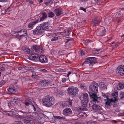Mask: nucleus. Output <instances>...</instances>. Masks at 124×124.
<instances>
[{
	"mask_svg": "<svg viewBox=\"0 0 124 124\" xmlns=\"http://www.w3.org/2000/svg\"><path fill=\"white\" fill-rule=\"evenodd\" d=\"M92 108L95 111H101L102 109L101 106L95 104L92 105Z\"/></svg>",
	"mask_w": 124,
	"mask_h": 124,
	"instance_id": "nucleus-19",
	"label": "nucleus"
},
{
	"mask_svg": "<svg viewBox=\"0 0 124 124\" xmlns=\"http://www.w3.org/2000/svg\"><path fill=\"white\" fill-rule=\"evenodd\" d=\"M18 32L19 33H20L21 35H18L17 36H19L20 37H25L27 35V30L25 29H23L21 30L18 31Z\"/></svg>",
	"mask_w": 124,
	"mask_h": 124,
	"instance_id": "nucleus-13",
	"label": "nucleus"
},
{
	"mask_svg": "<svg viewBox=\"0 0 124 124\" xmlns=\"http://www.w3.org/2000/svg\"><path fill=\"white\" fill-rule=\"evenodd\" d=\"M48 22H44L37 26L32 31L34 35H40L42 34L46 29L49 28Z\"/></svg>",
	"mask_w": 124,
	"mask_h": 124,
	"instance_id": "nucleus-2",
	"label": "nucleus"
},
{
	"mask_svg": "<svg viewBox=\"0 0 124 124\" xmlns=\"http://www.w3.org/2000/svg\"><path fill=\"white\" fill-rule=\"evenodd\" d=\"M100 51V49H97L95 50V52H97L96 53L98 54V53H99V51Z\"/></svg>",
	"mask_w": 124,
	"mask_h": 124,
	"instance_id": "nucleus-62",
	"label": "nucleus"
},
{
	"mask_svg": "<svg viewBox=\"0 0 124 124\" xmlns=\"http://www.w3.org/2000/svg\"><path fill=\"white\" fill-rule=\"evenodd\" d=\"M19 115H18V117L19 119H24L25 118H27L26 117L27 116L26 113L22 111V110H20L19 111Z\"/></svg>",
	"mask_w": 124,
	"mask_h": 124,
	"instance_id": "nucleus-15",
	"label": "nucleus"
},
{
	"mask_svg": "<svg viewBox=\"0 0 124 124\" xmlns=\"http://www.w3.org/2000/svg\"><path fill=\"white\" fill-rule=\"evenodd\" d=\"M80 99L81 100L83 107H86L88 101V100L85 99H83L81 98H80Z\"/></svg>",
	"mask_w": 124,
	"mask_h": 124,
	"instance_id": "nucleus-21",
	"label": "nucleus"
},
{
	"mask_svg": "<svg viewBox=\"0 0 124 124\" xmlns=\"http://www.w3.org/2000/svg\"><path fill=\"white\" fill-rule=\"evenodd\" d=\"M31 49L33 51H35L37 53H41L43 51V48L41 47L38 46L37 45H33Z\"/></svg>",
	"mask_w": 124,
	"mask_h": 124,
	"instance_id": "nucleus-7",
	"label": "nucleus"
},
{
	"mask_svg": "<svg viewBox=\"0 0 124 124\" xmlns=\"http://www.w3.org/2000/svg\"><path fill=\"white\" fill-rule=\"evenodd\" d=\"M24 69L28 70V69H29V66H24Z\"/></svg>",
	"mask_w": 124,
	"mask_h": 124,
	"instance_id": "nucleus-54",
	"label": "nucleus"
},
{
	"mask_svg": "<svg viewBox=\"0 0 124 124\" xmlns=\"http://www.w3.org/2000/svg\"><path fill=\"white\" fill-rule=\"evenodd\" d=\"M6 82H3V80L1 81L0 82V87L2 86L3 85H4V84Z\"/></svg>",
	"mask_w": 124,
	"mask_h": 124,
	"instance_id": "nucleus-45",
	"label": "nucleus"
},
{
	"mask_svg": "<svg viewBox=\"0 0 124 124\" xmlns=\"http://www.w3.org/2000/svg\"><path fill=\"white\" fill-rule=\"evenodd\" d=\"M39 71L40 72H46L47 71V70L45 69H40L39 70Z\"/></svg>",
	"mask_w": 124,
	"mask_h": 124,
	"instance_id": "nucleus-51",
	"label": "nucleus"
},
{
	"mask_svg": "<svg viewBox=\"0 0 124 124\" xmlns=\"http://www.w3.org/2000/svg\"><path fill=\"white\" fill-rule=\"evenodd\" d=\"M65 118V117L64 116L61 117L59 116V119L60 120H64Z\"/></svg>",
	"mask_w": 124,
	"mask_h": 124,
	"instance_id": "nucleus-50",
	"label": "nucleus"
},
{
	"mask_svg": "<svg viewBox=\"0 0 124 124\" xmlns=\"http://www.w3.org/2000/svg\"><path fill=\"white\" fill-rule=\"evenodd\" d=\"M38 85L40 87H44L47 86L48 83L45 80H42L39 82Z\"/></svg>",
	"mask_w": 124,
	"mask_h": 124,
	"instance_id": "nucleus-18",
	"label": "nucleus"
},
{
	"mask_svg": "<svg viewBox=\"0 0 124 124\" xmlns=\"http://www.w3.org/2000/svg\"><path fill=\"white\" fill-rule=\"evenodd\" d=\"M54 12L57 16H60L62 14V10L61 8L55 9Z\"/></svg>",
	"mask_w": 124,
	"mask_h": 124,
	"instance_id": "nucleus-17",
	"label": "nucleus"
},
{
	"mask_svg": "<svg viewBox=\"0 0 124 124\" xmlns=\"http://www.w3.org/2000/svg\"><path fill=\"white\" fill-rule=\"evenodd\" d=\"M117 101V100L116 98L114 99L112 98H111L108 99V101H106L105 103V107L107 108L110 109L111 105L113 106V107H116L117 106L116 103Z\"/></svg>",
	"mask_w": 124,
	"mask_h": 124,
	"instance_id": "nucleus-5",
	"label": "nucleus"
},
{
	"mask_svg": "<svg viewBox=\"0 0 124 124\" xmlns=\"http://www.w3.org/2000/svg\"><path fill=\"white\" fill-rule=\"evenodd\" d=\"M72 92L71 95L72 97H74L76 96L78 92V89L77 87H73V90Z\"/></svg>",
	"mask_w": 124,
	"mask_h": 124,
	"instance_id": "nucleus-20",
	"label": "nucleus"
},
{
	"mask_svg": "<svg viewBox=\"0 0 124 124\" xmlns=\"http://www.w3.org/2000/svg\"><path fill=\"white\" fill-rule=\"evenodd\" d=\"M70 40V39H66L65 40L64 42L65 44H66Z\"/></svg>",
	"mask_w": 124,
	"mask_h": 124,
	"instance_id": "nucleus-60",
	"label": "nucleus"
},
{
	"mask_svg": "<svg viewBox=\"0 0 124 124\" xmlns=\"http://www.w3.org/2000/svg\"><path fill=\"white\" fill-rule=\"evenodd\" d=\"M47 15L49 17L52 18L54 16V13L52 12H49L47 13Z\"/></svg>",
	"mask_w": 124,
	"mask_h": 124,
	"instance_id": "nucleus-27",
	"label": "nucleus"
},
{
	"mask_svg": "<svg viewBox=\"0 0 124 124\" xmlns=\"http://www.w3.org/2000/svg\"><path fill=\"white\" fill-rule=\"evenodd\" d=\"M92 22L93 24V27L98 25L100 23L101 21H99L96 18H95L93 19Z\"/></svg>",
	"mask_w": 124,
	"mask_h": 124,
	"instance_id": "nucleus-22",
	"label": "nucleus"
},
{
	"mask_svg": "<svg viewBox=\"0 0 124 124\" xmlns=\"http://www.w3.org/2000/svg\"><path fill=\"white\" fill-rule=\"evenodd\" d=\"M97 62V58L95 57H89L86 58L85 59L82 65L84 64H89V66L90 67H92L93 65Z\"/></svg>",
	"mask_w": 124,
	"mask_h": 124,
	"instance_id": "nucleus-4",
	"label": "nucleus"
},
{
	"mask_svg": "<svg viewBox=\"0 0 124 124\" xmlns=\"http://www.w3.org/2000/svg\"><path fill=\"white\" fill-rule=\"evenodd\" d=\"M80 88L82 89H85L86 88V86L84 84H81L80 86Z\"/></svg>",
	"mask_w": 124,
	"mask_h": 124,
	"instance_id": "nucleus-36",
	"label": "nucleus"
},
{
	"mask_svg": "<svg viewBox=\"0 0 124 124\" xmlns=\"http://www.w3.org/2000/svg\"><path fill=\"white\" fill-rule=\"evenodd\" d=\"M5 70V69L4 67H2L1 68L0 70L2 71H4Z\"/></svg>",
	"mask_w": 124,
	"mask_h": 124,
	"instance_id": "nucleus-59",
	"label": "nucleus"
},
{
	"mask_svg": "<svg viewBox=\"0 0 124 124\" xmlns=\"http://www.w3.org/2000/svg\"><path fill=\"white\" fill-rule=\"evenodd\" d=\"M26 1L27 2H29L30 4H33V2L32 1L30 0H26Z\"/></svg>",
	"mask_w": 124,
	"mask_h": 124,
	"instance_id": "nucleus-56",
	"label": "nucleus"
},
{
	"mask_svg": "<svg viewBox=\"0 0 124 124\" xmlns=\"http://www.w3.org/2000/svg\"><path fill=\"white\" fill-rule=\"evenodd\" d=\"M72 111L71 109L69 108L65 109L63 110V113L65 116H70L71 114Z\"/></svg>",
	"mask_w": 124,
	"mask_h": 124,
	"instance_id": "nucleus-10",
	"label": "nucleus"
},
{
	"mask_svg": "<svg viewBox=\"0 0 124 124\" xmlns=\"http://www.w3.org/2000/svg\"><path fill=\"white\" fill-rule=\"evenodd\" d=\"M23 122L25 124H35V123L33 120L28 117L23 119Z\"/></svg>",
	"mask_w": 124,
	"mask_h": 124,
	"instance_id": "nucleus-11",
	"label": "nucleus"
},
{
	"mask_svg": "<svg viewBox=\"0 0 124 124\" xmlns=\"http://www.w3.org/2000/svg\"><path fill=\"white\" fill-rule=\"evenodd\" d=\"M24 65H20L18 68V70H21L24 69Z\"/></svg>",
	"mask_w": 124,
	"mask_h": 124,
	"instance_id": "nucleus-44",
	"label": "nucleus"
},
{
	"mask_svg": "<svg viewBox=\"0 0 124 124\" xmlns=\"http://www.w3.org/2000/svg\"><path fill=\"white\" fill-rule=\"evenodd\" d=\"M19 31L17 29H15L13 30V31H12V32L13 33H19L18 31Z\"/></svg>",
	"mask_w": 124,
	"mask_h": 124,
	"instance_id": "nucleus-39",
	"label": "nucleus"
},
{
	"mask_svg": "<svg viewBox=\"0 0 124 124\" xmlns=\"http://www.w3.org/2000/svg\"><path fill=\"white\" fill-rule=\"evenodd\" d=\"M56 95L57 96H62L63 95V92L60 90L57 91Z\"/></svg>",
	"mask_w": 124,
	"mask_h": 124,
	"instance_id": "nucleus-25",
	"label": "nucleus"
},
{
	"mask_svg": "<svg viewBox=\"0 0 124 124\" xmlns=\"http://www.w3.org/2000/svg\"><path fill=\"white\" fill-rule=\"evenodd\" d=\"M124 88V86L122 83H119L117 86V89L119 90L123 89Z\"/></svg>",
	"mask_w": 124,
	"mask_h": 124,
	"instance_id": "nucleus-24",
	"label": "nucleus"
},
{
	"mask_svg": "<svg viewBox=\"0 0 124 124\" xmlns=\"http://www.w3.org/2000/svg\"><path fill=\"white\" fill-rule=\"evenodd\" d=\"M23 49L26 54H29L30 53V50L28 48L24 47L23 48Z\"/></svg>",
	"mask_w": 124,
	"mask_h": 124,
	"instance_id": "nucleus-26",
	"label": "nucleus"
},
{
	"mask_svg": "<svg viewBox=\"0 0 124 124\" xmlns=\"http://www.w3.org/2000/svg\"><path fill=\"white\" fill-rule=\"evenodd\" d=\"M58 71L59 72H65L66 71V70L65 69H60L58 70Z\"/></svg>",
	"mask_w": 124,
	"mask_h": 124,
	"instance_id": "nucleus-41",
	"label": "nucleus"
},
{
	"mask_svg": "<svg viewBox=\"0 0 124 124\" xmlns=\"http://www.w3.org/2000/svg\"><path fill=\"white\" fill-rule=\"evenodd\" d=\"M71 71H69L68 73V74L67 75V77H68L69 76L71 73Z\"/></svg>",
	"mask_w": 124,
	"mask_h": 124,
	"instance_id": "nucleus-63",
	"label": "nucleus"
},
{
	"mask_svg": "<svg viewBox=\"0 0 124 124\" xmlns=\"http://www.w3.org/2000/svg\"><path fill=\"white\" fill-rule=\"evenodd\" d=\"M80 9L81 10H83V11H84L85 12H86V9L84 8L83 7H80Z\"/></svg>",
	"mask_w": 124,
	"mask_h": 124,
	"instance_id": "nucleus-52",
	"label": "nucleus"
},
{
	"mask_svg": "<svg viewBox=\"0 0 124 124\" xmlns=\"http://www.w3.org/2000/svg\"><path fill=\"white\" fill-rule=\"evenodd\" d=\"M38 59L39 61L42 63H45L48 62V60L46 57L44 55H41L39 57Z\"/></svg>",
	"mask_w": 124,
	"mask_h": 124,
	"instance_id": "nucleus-9",
	"label": "nucleus"
},
{
	"mask_svg": "<svg viewBox=\"0 0 124 124\" xmlns=\"http://www.w3.org/2000/svg\"><path fill=\"white\" fill-rule=\"evenodd\" d=\"M99 86L97 83L95 81H93L89 85L88 93L91 99V102L93 103H99L101 101V97H98L96 93H98V88Z\"/></svg>",
	"mask_w": 124,
	"mask_h": 124,
	"instance_id": "nucleus-1",
	"label": "nucleus"
},
{
	"mask_svg": "<svg viewBox=\"0 0 124 124\" xmlns=\"http://www.w3.org/2000/svg\"><path fill=\"white\" fill-rule=\"evenodd\" d=\"M108 93L106 94L105 93H102V96L104 98H107L106 99L104 100L105 101L107 100V101H108V99H110L108 98Z\"/></svg>",
	"mask_w": 124,
	"mask_h": 124,
	"instance_id": "nucleus-31",
	"label": "nucleus"
},
{
	"mask_svg": "<svg viewBox=\"0 0 124 124\" xmlns=\"http://www.w3.org/2000/svg\"><path fill=\"white\" fill-rule=\"evenodd\" d=\"M8 77L9 76L8 75H4L3 77V81H4V82H6L8 80Z\"/></svg>",
	"mask_w": 124,
	"mask_h": 124,
	"instance_id": "nucleus-33",
	"label": "nucleus"
},
{
	"mask_svg": "<svg viewBox=\"0 0 124 124\" xmlns=\"http://www.w3.org/2000/svg\"><path fill=\"white\" fill-rule=\"evenodd\" d=\"M80 53L82 56L85 55V52L82 50H81L80 51Z\"/></svg>",
	"mask_w": 124,
	"mask_h": 124,
	"instance_id": "nucleus-47",
	"label": "nucleus"
},
{
	"mask_svg": "<svg viewBox=\"0 0 124 124\" xmlns=\"http://www.w3.org/2000/svg\"><path fill=\"white\" fill-rule=\"evenodd\" d=\"M77 78V76H73L71 77V79L73 80V81H76V78Z\"/></svg>",
	"mask_w": 124,
	"mask_h": 124,
	"instance_id": "nucleus-42",
	"label": "nucleus"
},
{
	"mask_svg": "<svg viewBox=\"0 0 124 124\" xmlns=\"http://www.w3.org/2000/svg\"><path fill=\"white\" fill-rule=\"evenodd\" d=\"M86 114L85 113L83 112H80L77 115V116L79 118H82L84 116V115Z\"/></svg>",
	"mask_w": 124,
	"mask_h": 124,
	"instance_id": "nucleus-29",
	"label": "nucleus"
},
{
	"mask_svg": "<svg viewBox=\"0 0 124 124\" xmlns=\"http://www.w3.org/2000/svg\"><path fill=\"white\" fill-rule=\"evenodd\" d=\"M16 109H15V110H14L13 111H11V112L12 113V114H18V113H19V111L18 112V113H17V112L16 111Z\"/></svg>",
	"mask_w": 124,
	"mask_h": 124,
	"instance_id": "nucleus-49",
	"label": "nucleus"
},
{
	"mask_svg": "<svg viewBox=\"0 0 124 124\" xmlns=\"http://www.w3.org/2000/svg\"><path fill=\"white\" fill-rule=\"evenodd\" d=\"M29 69L28 70H32L33 69V68L31 66H29Z\"/></svg>",
	"mask_w": 124,
	"mask_h": 124,
	"instance_id": "nucleus-57",
	"label": "nucleus"
},
{
	"mask_svg": "<svg viewBox=\"0 0 124 124\" xmlns=\"http://www.w3.org/2000/svg\"><path fill=\"white\" fill-rule=\"evenodd\" d=\"M83 99H85L88 100V95L87 93H84L83 94Z\"/></svg>",
	"mask_w": 124,
	"mask_h": 124,
	"instance_id": "nucleus-34",
	"label": "nucleus"
},
{
	"mask_svg": "<svg viewBox=\"0 0 124 124\" xmlns=\"http://www.w3.org/2000/svg\"><path fill=\"white\" fill-rule=\"evenodd\" d=\"M40 14H41V15L42 16L40 18V21L41 22L42 21L44 20H45L46 18L47 17V14L45 12H41L40 14L39 15H36V16H38L39 15H40Z\"/></svg>",
	"mask_w": 124,
	"mask_h": 124,
	"instance_id": "nucleus-16",
	"label": "nucleus"
},
{
	"mask_svg": "<svg viewBox=\"0 0 124 124\" xmlns=\"http://www.w3.org/2000/svg\"><path fill=\"white\" fill-rule=\"evenodd\" d=\"M58 39V37H53L51 39V41H54L57 40Z\"/></svg>",
	"mask_w": 124,
	"mask_h": 124,
	"instance_id": "nucleus-43",
	"label": "nucleus"
},
{
	"mask_svg": "<svg viewBox=\"0 0 124 124\" xmlns=\"http://www.w3.org/2000/svg\"><path fill=\"white\" fill-rule=\"evenodd\" d=\"M9 113H6V115H8L9 116H10L11 117V115L12 114V112H11V111H9Z\"/></svg>",
	"mask_w": 124,
	"mask_h": 124,
	"instance_id": "nucleus-46",
	"label": "nucleus"
},
{
	"mask_svg": "<svg viewBox=\"0 0 124 124\" xmlns=\"http://www.w3.org/2000/svg\"><path fill=\"white\" fill-rule=\"evenodd\" d=\"M74 124H84V123H80L79 122H78L77 123H75Z\"/></svg>",
	"mask_w": 124,
	"mask_h": 124,
	"instance_id": "nucleus-64",
	"label": "nucleus"
},
{
	"mask_svg": "<svg viewBox=\"0 0 124 124\" xmlns=\"http://www.w3.org/2000/svg\"><path fill=\"white\" fill-rule=\"evenodd\" d=\"M70 32L71 31L70 30H66V31H64L61 32V34L68 36L70 35Z\"/></svg>",
	"mask_w": 124,
	"mask_h": 124,
	"instance_id": "nucleus-23",
	"label": "nucleus"
},
{
	"mask_svg": "<svg viewBox=\"0 0 124 124\" xmlns=\"http://www.w3.org/2000/svg\"><path fill=\"white\" fill-rule=\"evenodd\" d=\"M116 73L122 76L124 75V65H119L116 69Z\"/></svg>",
	"mask_w": 124,
	"mask_h": 124,
	"instance_id": "nucleus-6",
	"label": "nucleus"
},
{
	"mask_svg": "<svg viewBox=\"0 0 124 124\" xmlns=\"http://www.w3.org/2000/svg\"><path fill=\"white\" fill-rule=\"evenodd\" d=\"M72 100H69L67 103L70 106H71L72 105Z\"/></svg>",
	"mask_w": 124,
	"mask_h": 124,
	"instance_id": "nucleus-48",
	"label": "nucleus"
},
{
	"mask_svg": "<svg viewBox=\"0 0 124 124\" xmlns=\"http://www.w3.org/2000/svg\"><path fill=\"white\" fill-rule=\"evenodd\" d=\"M8 0H0V2H8Z\"/></svg>",
	"mask_w": 124,
	"mask_h": 124,
	"instance_id": "nucleus-58",
	"label": "nucleus"
},
{
	"mask_svg": "<svg viewBox=\"0 0 124 124\" xmlns=\"http://www.w3.org/2000/svg\"><path fill=\"white\" fill-rule=\"evenodd\" d=\"M39 55L38 54H31L29 56V58L30 60H33L36 61L38 59Z\"/></svg>",
	"mask_w": 124,
	"mask_h": 124,
	"instance_id": "nucleus-12",
	"label": "nucleus"
},
{
	"mask_svg": "<svg viewBox=\"0 0 124 124\" xmlns=\"http://www.w3.org/2000/svg\"><path fill=\"white\" fill-rule=\"evenodd\" d=\"M59 116H55L54 117V118L56 119H59Z\"/></svg>",
	"mask_w": 124,
	"mask_h": 124,
	"instance_id": "nucleus-61",
	"label": "nucleus"
},
{
	"mask_svg": "<svg viewBox=\"0 0 124 124\" xmlns=\"http://www.w3.org/2000/svg\"><path fill=\"white\" fill-rule=\"evenodd\" d=\"M106 31V30L105 29H104L103 30H102V32L101 33V35L103 36L105 34V33Z\"/></svg>",
	"mask_w": 124,
	"mask_h": 124,
	"instance_id": "nucleus-38",
	"label": "nucleus"
},
{
	"mask_svg": "<svg viewBox=\"0 0 124 124\" xmlns=\"http://www.w3.org/2000/svg\"><path fill=\"white\" fill-rule=\"evenodd\" d=\"M62 81L63 83H65L66 81V78H63L62 79Z\"/></svg>",
	"mask_w": 124,
	"mask_h": 124,
	"instance_id": "nucleus-53",
	"label": "nucleus"
},
{
	"mask_svg": "<svg viewBox=\"0 0 124 124\" xmlns=\"http://www.w3.org/2000/svg\"><path fill=\"white\" fill-rule=\"evenodd\" d=\"M39 18L33 22L29 23L28 25V27L30 29H32L35 25L39 21Z\"/></svg>",
	"mask_w": 124,
	"mask_h": 124,
	"instance_id": "nucleus-14",
	"label": "nucleus"
},
{
	"mask_svg": "<svg viewBox=\"0 0 124 124\" xmlns=\"http://www.w3.org/2000/svg\"><path fill=\"white\" fill-rule=\"evenodd\" d=\"M10 7H9L8 8H7V9L4 10L5 11V14H6V13L9 10V9H10Z\"/></svg>",
	"mask_w": 124,
	"mask_h": 124,
	"instance_id": "nucleus-55",
	"label": "nucleus"
},
{
	"mask_svg": "<svg viewBox=\"0 0 124 124\" xmlns=\"http://www.w3.org/2000/svg\"><path fill=\"white\" fill-rule=\"evenodd\" d=\"M18 115H16L15 114L12 113L11 116V117H13V118L15 119H17V120H19Z\"/></svg>",
	"mask_w": 124,
	"mask_h": 124,
	"instance_id": "nucleus-30",
	"label": "nucleus"
},
{
	"mask_svg": "<svg viewBox=\"0 0 124 124\" xmlns=\"http://www.w3.org/2000/svg\"><path fill=\"white\" fill-rule=\"evenodd\" d=\"M74 87L72 86L71 87H69L67 89L68 92V93L69 94H71L72 91L73 90Z\"/></svg>",
	"mask_w": 124,
	"mask_h": 124,
	"instance_id": "nucleus-28",
	"label": "nucleus"
},
{
	"mask_svg": "<svg viewBox=\"0 0 124 124\" xmlns=\"http://www.w3.org/2000/svg\"><path fill=\"white\" fill-rule=\"evenodd\" d=\"M87 124H97V123L95 121H90L87 122Z\"/></svg>",
	"mask_w": 124,
	"mask_h": 124,
	"instance_id": "nucleus-37",
	"label": "nucleus"
},
{
	"mask_svg": "<svg viewBox=\"0 0 124 124\" xmlns=\"http://www.w3.org/2000/svg\"><path fill=\"white\" fill-rule=\"evenodd\" d=\"M13 124H23V123L21 121H15L14 122Z\"/></svg>",
	"mask_w": 124,
	"mask_h": 124,
	"instance_id": "nucleus-40",
	"label": "nucleus"
},
{
	"mask_svg": "<svg viewBox=\"0 0 124 124\" xmlns=\"http://www.w3.org/2000/svg\"><path fill=\"white\" fill-rule=\"evenodd\" d=\"M120 95H122L123 96L121 97L119 99L120 100L121 99H123L124 98V91H123L121 93Z\"/></svg>",
	"mask_w": 124,
	"mask_h": 124,
	"instance_id": "nucleus-35",
	"label": "nucleus"
},
{
	"mask_svg": "<svg viewBox=\"0 0 124 124\" xmlns=\"http://www.w3.org/2000/svg\"><path fill=\"white\" fill-rule=\"evenodd\" d=\"M55 101V99L53 96L47 95L43 98L42 102L45 106L50 107L54 104Z\"/></svg>",
	"mask_w": 124,
	"mask_h": 124,
	"instance_id": "nucleus-3",
	"label": "nucleus"
},
{
	"mask_svg": "<svg viewBox=\"0 0 124 124\" xmlns=\"http://www.w3.org/2000/svg\"><path fill=\"white\" fill-rule=\"evenodd\" d=\"M8 91L9 92V93L14 94L15 93V90L13 88H10L9 89Z\"/></svg>",
	"mask_w": 124,
	"mask_h": 124,
	"instance_id": "nucleus-32",
	"label": "nucleus"
},
{
	"mask_svg": "<svg viewBox=\"0 0 124 124\" xmlns=\"http://www.w3.org/2000/svg\"><path fill=\"white\" fill-rule=\"evenodd\" d=\"M33 102V99L30 98H26L23 103L27 106H28L32 104Z\"/></svg>",
	"mask_w": 124,
	"mask_h": 124,
	"instance_id": "nucleus-8",
	"label": "nucleus"
}]
</instances>
